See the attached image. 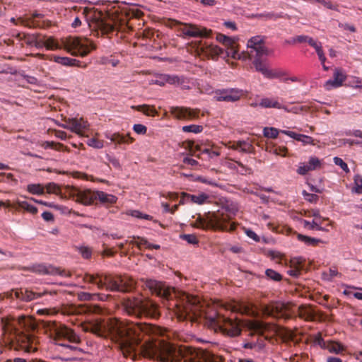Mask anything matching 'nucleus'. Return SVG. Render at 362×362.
<instances>
[{
  "instance_id": "1",
  "label": "nucleus",
  "mask_w": 362,
  "mask_h": 362,
  "mask_svg": "<svg viewBox=\"0 0 362 362\" xmlns=\"http://www.w3.org/2000/svg\"><path fill=\"white\" fill-rule=\"evenodd\" d=\"M86 332L100 338H110L124 357L137 354L160 362H224L221 356L202 349L177 346L160 339L159 327L148 323L122 322L117 319L95 320L82 324Z\"/></svg>"
},
{
  "instance_id": "2",
  "label": "nucleus",
  "mask_w": 362,
  "mask_h": 362,
  "mask_svg": "<svg viewBox=\"0 0 362 362\" xmlns=\"http://www.w3.org/2000/svg\"><path fill=\"white\" fill-rule=\"evenodd\" d=\"M144 286L153 294L162 298L164 306L173 310L179 319L195 320L201 315L202 305L199 298L185 293L178 300L174 288L153 279H146Z\"/></svg>"
},
{
  "instance_id": "3",
  "label": "nucleus",
  "mask_w": 362,
  "mask_h": 362,
  "mask_svg": "<svg viewBox=\"0 0 362 362\" xmlns=\"http://www.w3.org/2000/svg\"><path fill=\"white\" fill-rule=\"evenodd\" d=\"M3 330L4 334L8 335L12 342H16L20 349L27 353L37 351L38 339L33 334L28 333L32 329L31 320L25 316L18 317L11 321L4 322Z\"/></svg>"
},
{
  "instance_id": "4",
  "label": "nucleus",
  "mask_w": 362,
  "mask_h": 362,
  "mask_svg": "<svg viewBox=\"0 0 362 362\" xmlns=\"http://www.w3.org/2000/svg\"><path fill=\"white\" fill-rule=\"evenodd\" d=\"M247 52H243L240 59L245 60L247 59H253V65L257 71L260 72L265 78L273 79L279 78L286 75V73L281 70L270 69L267 65L262 60L263 56L268 55V49L264 46V39L261 36H255L251 37L247 43Z\"/></svg>"
},
{
  "instance_id": "5",
  "label": "nucleus",
  "mask_w": 362,
  "mask_h": 362,
  "mask_svg": "<svg viewBox=\"0 0 362 362\" xmlns=\"http://www.w3.org/2000/svg\"><path fill=\"white\" fill-rule=\"evenodd\" d=\"M83 280L86 283L97 285L99 289L106 288L110 291L128 292L134 288V280L126 275L105 274L86 273Z\"/></svg>"
},
{
  "instance_id": "6",
  "label": "nucleus",
  "mask_w": 362,
  "mask_h": 362,
  "mask_svg": "<svg viewBox=\"0 0 362 362\" xmlns=\"http://www.w3.org/2000/svg\"><path fill=\"white\" fill-rule=\"evenodd\" d=\"M122 308L128 315L136 317L158 319L160 316L159 305L153 300L141 297L124 298Z\"/></svg>"
},
{
  "instance_id": "7",
  "label": "nucleus",
  "mask_w": 362,
  "mask_h": 362,
  "mask_svg": "<svg viewBox=\"0 0 362 362\" xmlns=\"http://www.w3.org/2000/svg\"><path fill=\"white\" fill-rule=\"evenodd\" d=\"M122 24V19L113 13L95 11L90 16L88 26L94 35H110L117 33Z\"/></svg>"
},
{
  "instance_id": "8",
  "label": "nucleus",
  "mask_w": 362,
  "mask_h": 362,
  "mask_svg": "<svg viewBox=\"0 0 362 362\" xmlns=\"http://www.w3.org/2000/svg\"><path fill=\"white\" fill-rule=\"evenodd\" d=\"M194 226L202 229L233 232L236 229L237 223L231 221V217L226 211H217L209 212L204 218H197Z\"/></svg>"
},
{
  "instance_id": "9",
  "label": "nucleus",
  "mask_w": 362,
  "mask_h": 362,
  "mask_svg": "<svg viewBox=\"0 0 362 362\" xmlns=\"http://www.w3.org/2000/svg\"><path fill=\"white\" fill-rule=\"evenodd\" d=\"M71 196L75 202L85 206H90L95 201H98L103 205L109 206L116 203L117 200L115 195L98 190L74 189L71 191Z\"/></svg>"
},
{
  "instance_id": "10",
  "label": "nucleus",
  "mask_w": 362,
  "mask_h": 362,
  "mask_svg": "<svg viewBox=\"0 0 362 362\" xmlns=\"http://www.w3.org/2000/svg\"><path fill=\"white\" fill-rule=\"evenodd\" d=\"M208 317L211 323L226 336L235 337L241 333V321L237 318L226 317L219 313Z\"/></svg>"
},
{
  "instance_id": "11",
  "label": "nucleus",
  "mask_w": 362,
  "mask_h": 362,
  "mask_svg": "<svg viewBox=\"0 0 362 362\" xmlns=\"http://www.w3.org/2000/svg\"><path fill=\"white\" fill-rule=\"evenodd\" d=\"M45 327L46 332L55 340L65 339L75 344L81 342L80 336L74 329L60 322L49 320L45 322Z\"/></svg>"
},
{
  "instance_id": "12",
  "label": "nucleus",
  "mask_w": 362,
  "mask_h": 362,
  "mask_svg": "<svg viewBox=\"0 0 362 362\" xmlns=\"http://www.w3.org/2000/svg\"><path fill=\"white\" fill-rule=\"evenodd\" d=\"M63 47L73 56H87L95 46L88 38L69 36L62 40Z\"/></svg>"
},
{
  "instance_id": "13",
  "label": "nucleus",
  "mask_w": 362,
  "mask_h": 362,
  "mask_svg": "<svg viewBox=\"0 0 362 362\" xmlns=\"http://www.w3.org/2000/svg\"><path fill=\"white\" fill-rule=\"evenodd\" d=\"M169 26L179 28V30L182 32V37H207L210 36L211 33V30L192 23H182L176 20H170Z\"/></svg>"
},
{
  "instance_id": "14",
  "label": "nucleus",
  "mask_w": 362,
  "mask_h": 362,
  "mask_svg": "<svg viewBox=\"0 0 362 362\" xmlns=\"http://www.w3.org/2000/svg\"><path fill=\"white\" fill-rule=\"evenodd\" d=\"M193 44L195 52L200 57L215 59L223 53V49L218 46L202 40L196 41Z\"/></svg>"
},
{
  "instance_id": "15",
  "label": "nucleus",
  "mask_w": 362,
  "mask_h": 362,
  "mask_svg": "<svg viewBox=\"0 0 362 362\" xmlns=\"http://www.w3.org/2000/svg\"><path fill=\"white\" fill-rule=\"evenodd\" d=\"M243 95V91L238 88L218 89L214 92V98L216 101L236 102Z\"/></svg>"
},
{
  "instance_id": "16",
  "label": "nucleus",
  "mask_w": 362,
  "mask_h": 362,
  "mask_svg": "<svg viewBox=\"0 0 362 362\" xmlns=\"http://www.w3.org/2000/svg\"><path fill=\"white\" fill-rule=\"evenodd\" d=\"M30 270L38 274L59 275L62 277H70L71 273L60 267H54L52 265L39 264L33 265Z\"/></svg>"
},
{
  "instance_id": "17",
  "label": "nucleus",
  "mask_w": 362,
  "mask_h": 362,
  "mask_svg": "<svg viewBox=\"0 0 362 362\" xmlns=\"http://www.w3.org/2000/svg\"><path fill=\"white\" fill-rule=\"evenodd\" d=\"M216 39L227 48L226 52L227 57H230L235 59H240L241 53H239L238 51V46L235 39L221 33L216 35Z\"/></svg>"
},
{
  "instance_id": "18",
  "label": "nucleus",
  "mask_w": 362,
  "mask_h": 362,
  "mask_svg": "<svg viewBox=\"0 0 362 362\" xmlns=\"http://www.w3.org/2000/svg\"><path fill=\"white\" fill-rule=\"evenodd\" d=\"M170 112L178 119H194L199 117L200 110L186 107H170Z\"/></svg>"
},
{
  "instance_id": "19",
  "label": "nucleus",
  "mask_w": 362,
  "mask_h": 362,
  "mask_svg": "<svg viewBox=\"0 0 362 362\" xmlns=\"http://www.w3.org/2000/svg\"><path fill=\"white\" fill-rule=\"evenodd\" d=\"M314 343L331 353L339 354L344 350L343 346L337 341L324 340L320 332L315 336Z\"/></svg>"
},
{
  "instance_id": "20",
  "label": "nucleus",
  "mask_w": 362,
  "mask_h": 362,
  "mask_svg": "<svg viewBox=\"0 0 362 362\" xmlns=\"http://www.w3.org/2000/svg\"><path fill=\"white\" fill-rule=\"evenodd\" d=\"M88 127L89 124L88 122L83 118L69 119L66 124L64 126V128L81 136H83L84 132L88 129Z\"/></svg>"
},
{
  "instance_id": "21",
  "label": "nucleus",
  "mask_w": 362,
  "mask_h": 362,
  "mask_svg": "<svg viewBox=\"0 0 362 362\" xmlns=\"http://www.w3.org/2000/svg\"><path fill=\"white\" fill-rule=\"evenodd\" d=\"M283 305H264L262 310L265 315L269 316H272L275 318H283L284 320H288L291 318L290 315L287 314L284 310Z\"/></svg>"
},
{
  "instance_id": "22",
  "label": "nucleus",
  "mask_w": 362,
  "mask_h": 362,
  "mask_svg": "<svg viewBox=\"0 0 362 362\" xmlns=\"http://www.w3.org/2000/svg\"><path fill=\"white\" fill-rule=\"evenodd\" d=\"M209 198V196L205 193H200L198 194H190L182 192L180 204H184L186 202H192L197 204H203Z\"/></svg>"
},
{
  "instance_id": "23",
  "label": "nucleus",
  "mask_w": 362,
  "mask_h": 362,
  "mask_svg": "<svg viewBox=\"0 0 362 362\" xmlns=\"http://www.w3.org/2000/svg\"><path fill=\"white\" fill-rule=\"evenodd\" d=\"M105 136L107 139L117 145L129 144L134 141V139L130 136V134L124 135L119 132L112 134L106 133Z\"/></svg>"
},
{
  "instance_id": "24",
  "label": "nucleus",
  "mask_w": 362,
  "mask_h": 362,
  "mask_svg": "<svg viewBox=\"0 0 362 362\" xmlns=\"http://www.w3.org/2000/svg\"><path fill=\"white\" fill-rule=\"evenodd\" d=\"M13 296L15 298L24 301H31L34 299L41 297L42 294L40 293H35L28 289H20L13 291L11 294V298H13Z\"/></svg>"
},
{
  "instance_id": "25",
  "label": "nucleus",
  "mask_w": 362,
  "mask_h": 362,
  "mask_svg": "<svg viewBox=\"0 0 362 362\" xmlns=\"http://www.w3.org/2000/svg\"><path fill=\"white\" fill-rule=\"evenodd\" d=\"M345 79L346 76L343 74V72L341 71L337 70L334 73L333 78L328 80L325 83V87L328 90L333 88H339L342 85Z\"/></svg>"
},
{
  "instance_id": "26",
  "label": "nucleus",
  "mask_w": 362,
  "mask_h": 362,
  "mask_svg": "<svg viewBox=\"0 0 362 362\" xmlns=\"http://www.w3.org/2000/svg\"><path fill=\"white\" fill-rule=\"evenodd\" d=\"M248 329L250 335H262L266 331L270 329V325L260 321H252L250 322Z\"/></svg>"
},
{
  "instance_id": "27",
  "label": "nucleus",
  "mask_w": 362,
  "mask_h": 362,
  "mask_svg": "<svg viewBox=\"0 0 362 362\" xmlns=\"http://www.w3.org/2000/svg\"><path fill=\"white\" fill-rule=\"evenodd\" d=\"M298 315L307 321H313L315 319V311L310 306L300 305L298 308Z\"/></svg>"
},
{
  "instance_id": "28",
  "label": "nucleus",
  "mask_w": 362,
  "mask_h": 362,
  "mask_svg": "<svg viewBox=\"0 0 362 362\" xmlns=\"http://www.w3.org/2000/svg\"><path fill=\"white\" fill-rule=\"evenodd\" d=\"M259 105L264 108L281 109L284 107V105L275 98H263L261 99Z\"/></svg>"
},
{
  "instance_id": "29",
  "label": "nucleus",
  "mask_w": 362,
  "mask_h": 362,
  "mask_svg": "<svg viewBox=\"0 0 362 362\" xmlns=\"http://www.w3.org/2000/svg\"><path fill=\"white\" fill-rule=\"evenodd\" d=\"M231 148L234 150H240L243 153H251L254 149L253 146L250 143L245 141H235Z\"/></svg>"
},
{
  "instance_id": "30",
  "label": "nucleus",
  "mask_w": 362,
  "mask_h": 362,
  "mask_svg": "<svg viewBox=\"0 0 362 362\" xmlns=\"http://www.w3.org/2000/svg\"><path fill=\"white\" fill-rule=\"evenodd\" d=\"M132 108L139 112H143L144 115L147 116L155 117L158 115V112L155 109V107L149 105L144 104L137 106H132Z\"/></svg>"
},
{
  "instance_id": "31",
  "label": "nucleus",
  "mask_w": 362,
  "mask_h": 362,
  "mask_svg": "<svg viewBox=\"0 0 362 362\" xmlns=\"http://www.w3.org/2000/svg\"><path fill=\"white\" fill-rule=\"evenodd\" d=\"M163 80L169 84L183 85V88H185L184 83H185L186 78L182 76L166 74L163 76Z\"/></svg>"
},
{
  "instance_id": "32",
  "label": "nucleus",
  "mask_w": 362,
  "mask_h": 362,
  "mask_svg": "<svg viewBox=\"0 0 362 362\" xmlns=\"http://www.w3.org/2000/svg\"><path fill=\"white\" fill-rule=\"evenodd\" d=\"M54 62L64 66H81V62L80 61L67 57H56Z\"/></svg>"
},
{
  "instance_id": "33",
  "label": "nucleus",
  "mask_w": 362,
  "mask_h": 362,
  "mask_svg": "<svg viewBox=\"0 0 362 362\" xmlns=\"http://www.w3.org/2000/svg\"><path fill=\"white\" fill-rule=\"evenodd\" d=\"M226 309L230 310L232 313L243 314L247 312V308L237 302L228 303L226 305Z\"/></svg>"
},
{
  "instance_id": "34",
  "label": "nucleus",
  "mask_w": 362,
  "mask_h": 362,
  "mask_svg": "<svg viewBox=\"0 0 362 362\" xmlns=\"http://www.w3.org/2000/svg\"><path fill=\"white\" fill-rule=\"evenodd\" d=\"M17 37L20 40H25V43L28 45H33L36 42L37 37H40V34H29V33H18Z\"/></svg>"
},
{
  "instance_id": "35",
  "label": "nucleus",
  "mask_w": 362,
  "mask_h": 362,
  "mask_svg": "<svg viewBox=\"0 0 362 362\" xmlns=\"http://www.w3.org/2000/svg\"><path fill=\"white\" fill-rule=\"evenodd\" d=\"M298 240L303 242L307 245L311 246H317L320 243H322V240L320 239L306 236L302 234H298Z\"/></svg>"
},
{
  "instance_id": "36",
  "label": "nucleus",
  "mask_w": 362,
  "mask_h": 362,
  "mask_svg": "<svg viewBox=\"0 0 362 362\" xmlns=\"http://www.w3.org/2000/svg\"><path fill=\"white\" fill-rule=\"evenodd\" d=\"M42 16V14L40 13H35L33 14V19H28V20H23V19H18V21L19 22V23L28 27V28H36V27H39V24L37 22L35 21H34V18H40Z\"/></svg>"
},
{
  "instance_id": "37",
  "label": "nucleus",
  "mask_w": 362,
  "mask_h": 362,
  "mask_svg": "<svg viewBox=\"0 0 362 362\" xmlns=\"http://www.w3.org/2000/svg\"><path fill=\"white\" fill-rule=\"evenodd\" d=\"M27 190L33 194H44L45 187L41 184H30L27 186Z\"/></svg>"
},
{
  "instance_id": "38",
  "label": "nucleus",
  "mask_w": 362,
  "mask_h": 362,
  "mask_svg": "<svg viewBox=\"0 0 362 362\" xmlns=\"http://www.w3.org/2000/svg\"><path fill=\"white\" fill-rule=\"evenodd\" d=\"M45 47L47 49L55 50L61 49V46L53 37H48L45 39Z\"/></svg>"
},
{
  "instance_id": "39",
  "label": "nucleus",
  "mask_w": 362,
  "mask_h": 362,
  "mask_svg": "<svg viewBox=\"0 0 362 362\" xmlns=\"http://www.w3.org/2000/svg\"><path fill=\"white\" fill-rule=\"evenodd\" d=\"M279 132H281V130L279 131L274 127H264L263 129V134L267 138L276 139Z\"/></svg>"
},
{
  "instance_id": "40",
  "label": "nucleus",
  "mask_w": 362,
  "mask_h": 362,
  "mask_svg": "<svg viewBox=\"0 0 362 362\" xmlns=\"http://www.w3.org/2000/svg\"><path fill=\"white\" fill-rule=\"evenodd\" d=\"M76 250L81 255L84 259H90L92 256L93 250L90 247L81 245L76 247Z\"/></svg>"
},
{
  "instance_id": "41",
  "label": "nucleus",
  "mask_w": 362,
  "mask_h": 362,
  "mask_svg": "<svg viewBox=\"0 0 362 362\" xmlns=\"http://www.w3.org/2000/svg\"><path fill=\"white\" fill-rule=\"evenodd\" d=\"M18 205L20 208L26 210L32 214H36L37 213V209L35 206L30 204L25 201H18Z\"/></svg>"
},
{
  "instance_id": "42",
  "label": "nucleus",
  "mask_w": 362,
  "mask_h": 362,
  "mask_svg": "<svg viewBox=\"0 0 362 362\" xmlns=\"http://www.w3.org/2000/svg\"><path fill=\"white\" fill-rule=\"evenodd\" d=\"M203 129L204 128L202 125L197 124L183 126L182 128V130L184 132H192L194 134L201 133L203 131Z\"/></svg>"
},
{
  "instance_id": "43",
  "label": "nucleus",
  "mask_w": 362,
  "mask_h": 362,
  "mask_svg": "<svg viewBox=\"0 0 362 362\" xmlns=\"http://www.w3.org/2000/svg\"><path fill=\"white\" fill-rule=\"evenodd\" d=\"M325 221H329V219L323 218L319 215L316 218L313 220V225L316 226V230L325 231L326 229L322 226V225Z\"/></svg>"
},
{
  "instance_id": "44",
  "label": "nucleus",
  "mask_w": 362,
  "mask_h": 362,
  "mask_svg": "<svg viewBox=\"0 0 362 362\" xmlns=\"http://www.w3.org/2000/svg\"><path fill=\"white\" fill-rule=\"evenodd\" d=\"M133 239L138 240V242H136V246L139 249L141 250L143 247L146 248H150L151 243H148L146 239L144 238H141L139 236H133Z\"/></svg>"
},
{
  "instance_id": "45",
  "label": "nucleus",
  "mask_w": 362,
  "mask_h": 362,
  "mask_svg": "<svg viewBox=\"0 0 362 362\" xmlns=\"http://www.w3.org/2000/svg\"><path fill=\"white\" fill-rule=\"evenodd\" d=\"M264 347V341L262 340V342H257V341H250L245 343L243 344V348L245 349H257L260 350Z\"/></svg>"
},
{
  "instance_id": "46",
  "label": "nucleus",
  "mask_w": 362,
  "mask_h": 362,
  "mask_svg": "<svg viewBox=\"0 0 362 362\" xmlns=\"http://www.w3.org/2000/svg\"><path fill=\"white\" fill-rule=\"evenodd\" d=\"M317 2L320 3L325 8L338 11V4L333 3L331 0H316Z\"/></svg>"
},
{
  "instance_id": "47",
  "label": "nucleus",
  "mask_w": 362,
  "mask_h": 362,
  "mask_svg": "<svg viewBox=\"0 0 362 362\" xmlns=\"http://www.w3.org/2000/svg\"><path fill=\"white\" fill-rule=\"evenodd\" d=\"M87 144L89 146H91V147L97 148V149L102 148L104 146L103 141L99 140L95 138L89 139L87 141Z\"/></svg>"
},
{
  "instance_id": "48",
  "label": "nucleus",
  "mask_w": 362,
  "mask_h": 362,
  "mask_svg": "<svg viewBox=\"0 0 362 362\" xmlns=\"http://www.w3.org/2000/svg\"><path fill=\"white\" fill-rule=\"evenodd\" d=\"M265 274L269 279L276 281H279L281 279V275L277 272L271 269H267L265 272Z\"/></svg>"
},
{
  "instance_id": "49",
  "label": "nucleus",
  "mask_w": 362,
  "mask_h": 362,
  "mask_svg": "<svg viewBox=\"0 0 362 362\" xmlns=\"http://www.w3.org/2000/svg\"><path fill=\"white\" fill-rule=\"evenodd\" d=\"M269 151L276 155L286 156L288 149L285 146H273Z\"/></svg>"
},
{
  "instance_id": "50",
  "label": "nucleus",
  "mask_w": 362,
  "mask_h": 362,
  "mask_svg": "<svg viewBox=\"0 0 362 362\" xmlns=\"http://www.w3.org/2000/svg\"><path fill=\"white\" fill-rule=\"evenodd\" d=\"M306 164L310 167L311 170H314L320 166L321 162L317 157L313 156L309 158Z\"/></svg>"
},
{
  "instance_id": "51",
  "label": "nucleus",
  "mask_w": 362,
  "mask_h": 362,
  "mask_svg": "<svg viewBox=\"0 0 362 362\" xmlns=\"http://www.w3.org/2000/svg\"><path fill=\"white\" fill-rule=\"evenodd\" d=\"M354 191L357 194H362V177L360 175H356L354 178Z\"/></svg>"
},
{
  "instance_id": "52",
  "label": "nucleus",
  "mask_w": 362,
  "mask_h": 362,
  "mask_svg": "<svg viewBox=\"0 0 362 362\" xmlns=\"http://www.w3.org/2000/svg\"><path fill=\"white\" fill-rule=\"evenodd\" d=\"M45 188L48 193L58 194L60 192L59 187L54 182L47 184Z\"/></svg>"
},
{
  "instance_id": "53",
  "label": "nucleus",
  "mask_w": 362,
  "mask_h": 362,
  "mask_svg": "<svg viewBox=\"0 0 362 362\" xmlns=\"http://www.w3.org/2000/svg\"><path fill=\"white\" fill-rule=\"evenodd\" d=\"M259 17L264 18L266 20H276L281 17L280 14L274 12H267L259 15Z\"/></svg>"
},
{
  "instance_id": "54",
  "label": "nucleus",
  "mask_w": 362,
  "mask_h": 362,
  "mask_svg": "<svg viewBox=\"0 0 362 362\" xmlns=\"http://www.w3.org/2000/svg\"><path fill=\"white\" fill-rule=\"evenodd\" d=\"M133 130L138 134H145L147 132V127L141 124H136L133 126Z\"/></svg>"
},
{
  "instance_id": "55",
  "label": "nucleus",
  "mask_w": 362,
  "mask_h": 362,
  "mask_svg": "<svg viewBox=\"0 0 362 362\" xmlns=\"http://www.w3.org/2000/svg\"><path fill=\"white\" fill-rule=\"evenodd\" d=\"M334 162L337 165H339L341 167V168L344 170L345 172H349V169L347 165V164L340 158L339 157H334Z\"/></svg>"
},
{
  "instance_id": "56",
  "label": "nucleus",
  "mask_w": 362,
  "mask_h": 362,
  "mask_svg": "<svg viewBox=\"0 0 362 362\" xmlns=\"http://www.w3.org/2000/svg\"><path fill=\"white\" fill-rule=\"evenodd\" d=\"M132 216L139 218H144L146 220H152L153 217L148 214H144L139 211L134 210L132 212Z\"/></svg>"
},
{
  "instance_id": "57",
  "label": "nucleus",
  "mask_w": 362,
  "mask_h": 362,
  "mask_svg": "<svg viewBox=\"0 0 362 362\" xmlns=\"http://www.w3.org/2000/svg\"><path fill=\"white\" fill-rule=\"evenodd\" d=\"M281 109L284 110L287 112L298 114L300 112H301L304 110V107L293 106L291 108H288V107L284 105V107H282Z\"/></svg>"
},
{
  "instance_id": "58",
  "label": "nucleus",
  "mask_w": 362,
  "mask_h": 362,
  "mask_svg": "<svg viewBox=\"0 0 362 362\" xmlns=\"http://www.w3.org/2000/svg\"><path fill=\"white\" fill-rule=\"evenodd\" d=\"M300 136H301L300 139H299L298 141L302 142L304 145H306V144L314 145L315 144L314 139L311 136H307L305 134H301Z\"/></svg>"
},
{
  "instance_id": "59",
  "label": "nucleus",
  "mask_w": 362,
  "mask_h": 362,
  "mask_svg": "<svg viewBox=\"0 0 362 362\" xmlns=\"http://www.w3.org/2000/svg\"><path fill=\"white\" fill-rule=\"evenodd\" d=\"M312 37L308 36V35H298L296 37H293V42H298V43H303V42H308L309 43V40H311Z\"/></svg>"
},
{
  "instance_id": "60",
  "label": "nucleus",
  "mask_w": 362,
  "mask_h": 362,
  "mask_svg": "<svg viewBox=\"0 0 362 362\" xmlns=\"http://www.w3.org/2000/svg\"><path fill=\"white\" fill-rule=\"evenodd\" d=\"M182 239L186 240L187 243H189L190 244L198 243V240L194 235H191V234L183 235Z\"/></svg>"
},
{
  "instance_id": "61",
  "label": "nucleus",
  "mask_w": 362,
  "mask_h": 362,
  "mask_svg": "<svg viewBox=\"0 0 362 362\" xmlns=\"http://www.w3.org/2000/svg\"><path fill=\"white\" fill-rule=\"evenodd\" d=\"M281 133L290 136L291 138L296 139V141H298L301 137L300 134H297V133H296L294 132H291V131L281 130Z\"/></svg>"
},
{
  "instance_id": "62",
  "label": "nucleus",
  "mask_w": 362,
  "mask_h": 362,
  "mask_svg": "<svg viewBox=\"0 0 362 362\" xmlns=\"http://www.w3.org/2000/svg\"><path fill=\"white\" fill-rule=\"evenodd\" d=\"M309 171L311 170L306 163H303V165L299 166L297 170V173L302 175L307 174Z\"/></svg>"
},
{
  "instance_id": "63",
  "label": "nucleus",
  "mask_w": 362,
  "mask_h": 362,
  "mask_svg": "<svg viewBox=\"0 0 362 362\" xmlns=\"http://www.w3.org/2000/svg\"><path fill=\"white\" fill-rule=\"evenodd\" d=\"M188 147L191 151L193 152V153H195V151H202V146L200 145H194V141H189L188 142Z\"/></svg>"
},
{
  "instance_id": "64",
  "label": "nucleus",
  "mask_w": 362,
  "mask_h": 362,
  "mask_svg": "<svg viewBox=\"0 0 362 362\" xmlns=\"http://www.w3.org/2000/svg\"><path fill=\"white\" fill-rule=\"evenodd\" d=\"M76 309L71 306H66L62 309V313L64 315H74Z\"/></svg>"
}]
</instances>
